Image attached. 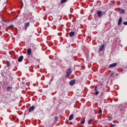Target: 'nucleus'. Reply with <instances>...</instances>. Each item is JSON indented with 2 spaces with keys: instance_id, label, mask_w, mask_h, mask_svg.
Segmentation results:
<instances>
[{
  "instance_id": "f257e3e1",
  "label": "nucleus",
  "mask_w": 127,
  "mask_h": 127,
  "mask_svg": "<svg viewBox=\"0 0 127 127\" xmlns=\"http://www.w3.org/2000/svg\"><path fill=\"white\" fill-rule=\"evenodd\" d=\"M106 15V12H103L101 10L97 11L98 16H103V15Z\"/></svg>"
},
{
  "instance_id": "f03ea898",
  "label": "nucleus",
  "mask_w": 127,
  "mask_h": 127,
  "mask_svg": "<svg viewBox=\"0 0 127 127\" xmlns=\"http://www.w3.org/2000/svg\"><path fill=\"white\" fill-rule=\"evenodd\" d=\"M71 73L72 70H71V68H68L66 71V75H65L66 78H69V76L71 75Z\"/></svg>"
},
{
  "instance_id": "7ed1b4c3",
  "label": "nucleus",
  "mask_w": 127,
  "mask_h": 127,
  "mask_svg": "<svg viewBox=\"0 0 127 127\" xmlns=\"http://www.w3.org/2000/svg\"><path fill=\"white\" fill-rule=\"evenodd\" d=\"M117 65H118V64L114 63V64H111L110 65H109V68H113L114 67H116L117 66Z\"/></svg>"
},
{
  "instance_id": "20e7f679",
  "label": "nucleus",
  "mask_w": 127,
  "mask_h": 127,
  "mask_svg": "<svg viewBox=\"0 0 127 127\" xmlns=\"http://www.w3.org/2000/svg\"><path fill=\"white\" fill-rule=\"evenodd\" d=\"M29 27V22H27L24 24V29L26 30L27 29V27Z\"/></svg>"
},
{
  "instance_id": "39448f33",
  "label": "nucleus",
  "mask_w": 127,
  "mask_h": 127,
  "mask_svg": "<svg viewBox=\"0 0 127 127\" xmlns=\"http://www.w3.org/2000/svg\"><path fill=\"white\" fill-rule=\"evenodd\" d=\"M75 79L70 80L69 82L70 86H73V85H74V84H75Z\"/></svg>"
},
{
  "instance_id": "423d86ee",
  "label": "nucleus",
  "mask_w": 127,
  "mask_h": 127,
  "mask_svg": "<svg viewBox=\"0 0 127 127\" xmlns=\"http://www.w3.org/2000/svg\"><path fill=\"white\" fill-rule=\"evenodd\" d=\"M35 107L34 106H32L31 107L29 108V112H33L34 111Z\"/></svg>"
},
{
  "instance_id": "0eeeda50",
  "label": "nucleus",
  "mask_w": 127,
  "mask_h": 127,
  "mask_svg": "<svg viewBox=\"0 0 127 127\" xmlns=\"http://www.w3.org/2000/svg\"><path fill=\"white\" fill-rule=\"evenodd\" d=\"M122 21H123V19L122 18V17H120V18L118 20V25H121Z\"/></svg>"
},
{
  "instance_id": "6e6552de",
  "label": "nucleus",
  "mask_w": 127,
  "mask_h": 127,
  "mask_svg": "<svg viewBox=\"0 0 127 127\" xmlns=\"http://www.w3.org/2000/svg\"><path fill=\"white\" fill-rule=\"evenodd\" d=\"M105 47V45H102L99 48V51H103L104 50V48Z\"/></svg>"
},
{
  "instance_id": "1a4fd4ad",
  "label": "nucleus",
  "mask_w": 127,
  "mask_h": 127,
  "mask_svg": "<svg viewBox=\"0 0 127 127\" xmlns=\"http://www.w3.org/2000/svg\"><path fill=\"white\" fill-rule=\"evenodd\" d=\"M23 60V56H21L18 59V62H21Z\"/></svg>"
},
{
  "instance_id": "9d476101",
  "label": "nucleus",
  "mask_w": 127,
  "mask_h": 127,
  "mask_svg": "<svg viewBox=\"0 0 127 127\" xmlns=\"http://www.w3.org/2000/svg\"><path fill=\"white\" fill-rule=\"evenodd\" d=\"M27 52L28 55H31V49H30V48L28 49Z\"/></svg>"
},
{
  "instance_id": "9b49d317",
  "label": "nucleus",
  "mask_w": 127,
  "mask_h": 127,
  "mask_svg": "<svg viewBox=\"0 0 127 127\" xmlns=\"http://www.w3.org/2000/svg\"><path fill=\"white\" fill-rule=\"evenodd\" d=\"M75 35V32H70L69 33V37H73Z\"/></svg>"
},
{
  "instance_id": "f8f14e48",
  "label": "nucleus",
  "mask_w": 127,
  "mask_h": 127,
  "mask_svg": "<svg viewBox=\"0 0 127 127\" xmlns=\"http://www.w3.org/2000/svg\"><path fill=\"white\" fill-rule=\"evenodd\" d=\"M94 91L95 92V95L96 96H98V95H99V91H98V90H97V87H96L94 89Z\"/></svg>"
},
{
  "instance_id": "ddd939ff",
  "label": "nucleus",
  "mask_w": 127,
  "mask_h": 127,
  "mask_svg": "<svg viewBox=\"0 0 127 127\" xmlns=\"http://www.w3.org/2000/svg\"><path fill=\"white\" fill-rule=\"evenodd\" d=\"M73 118H74V115L73 114L70 115L69 117L68 120L72 121V120H73Z\"/></svg>"
},
{
  "instance_id": "4468645a",
  "label": "nucleus",
  "mask_w": 127,
  "mask_h": 127,
  "mask_svg": "<svg viewBox=\"0 0 127 127\" xmlns=\"http://www.w3.org/2000/svg\"><path fill=\"white\" fill-rule=\"evenodd\" d=\"M11 90H12V87H11V86H8L7 88V91L8 92H10V91H11Z\"/></svg>"
},
{
  "instance_id": "2eb2a0df",
  "label": "nucleus",
  "mask_w": 127,
  "mask_h": 127,
  "mask_svg": "<svg viewBox=\"0 0 127 127\" xmlns=\"http://www.w3.org/2000/svg\"><path fill=\"white\" fill-rule=\"evenodd\" d=\"M120 13H125V10L124 9H120L119 10Z\"/></svg>"
},
{
  "instance_id": "dca6fc26",
  "label": "nucleus",
  "mask_w": 127,
  "mask_h": 127,
  "mask_svg": "<svg viewBox=\"0 0 127 127\" xmlns=\"http://www.w3.org/2000/svg\"><path fill=\"white\" fill-rule=\"evenodd\" d=\"M92 122H93V119H90L88 121V124L89 125H91V124L92 123Z\"/></svg>"
},
{
  "instance_id": "f3484780",
  "label": "nucleus",
  "mask_w": 127,
  "mask_h": 127,
  "mask_svg": "<svg viewBox=\"0 0 127 127\" xmlns=\"http://www.w3.org/2000/svg\"><path fill=\"white\" fill-rule=\"evenodd\" d=\"M67 1V0H62L61 3L62 4L63 3H64V2H66Z\"/></svg>"
},
{
  "instance_id": "a211bd4d",
  "label": "nucleus",
  "mask_w": 127,
  "mask_h": 127,
  "mask_svg": "<svg viewBox=\"0 0 127 127\" xmlns=\"http://www.w3.org/2000/svg\"><path fill=\"white\" fill-rule=\"evenodd\" d=\"M20 2L21 4V8H22V7H23V2H22V0H21Z\"/></svg>"
},
{
  "instance_id": "6ab92c4d",
  "label": "nucleus",
  "mask_w": 127,
  "mask_h": 127,
  "mask_svg": "<svg viewBox=\"0 0 127 127\" xmlns=\"http://www.w3.org/2000/svg\"><path fill=\"white\" fill-rule=\"evenodd\" d=\"M10 81H11V83H13V77H10Z\"/></svg>"
},
{
  "instance_id": "aec40b11",
  "label": "nucleus",
  "mask_w": 127,
  "mask_h": 127,
  "mask_svg": "<svg viewBox=\"0 0 127 127\" xmlns=\"http://www.w3.org/2000/svg\"><path fill=\"white\" fill-rule=\"evenodd\" d=\"M102 110H98V112H97V113H98V114H102Z\"/></svg>"
},
{
  "instance_id": "412c9836",
  "label": "nucleus",
  "mask_w": 127,
  "mask_h": 127,
  "mask_svg": "<svg viewBox=\"0 0 127 127\" xmlns=\"http://www.w3.org/2000/svg\"><path fill=\"white\" fill-rule=\"evenodd\" d=\"M7 22V20H3V19H1V22Z\"/></svg>"
},
{
  "instance_id": "4be33fe9",
  "label": "nucleus",
  "mask_w": 127,
  "mask_h": 127,
  "mask_svg": "<svg viewBox=\"0 0 127 127\" xmlns=\"http://www.w3.org/2000/svg\"><path fill=\"white\" fill-rule=\"evenodd\" d=\"M80 124H81L82 125H84V124H85V120H83L82 122H81Z\"/></svg>"
},
{
  "instance_id": "5701e85b",
  "label": "nucleus",
  "mask_w": 127,
  "mask_h": 127,
  "mask_svg": "<svg viewBox=\"0 0 127 127\" xmlns=\"http://www.w3.org/2000/svg\"><path fill=\"white\" fill-rule=\"evenodd\" d=\"M110 76L112 78V77H114V72H112L110 74Z\"/></svg>"
},
{
  "instance_id": "b1692460",
  "label": "nucleus",
  "mask_w": 127,
  "mask_h": 127,
  "mask_svg": "<svg viewBox=\"0 0 127 127\" xmlns=\"http://www.w3.org/2000/svg\"><path fill=\"white\" fill-rule=\"evenodd\" d=\"M108 121H112V117H111V116L108 117Z\"/></svg>"
},
{
  "instance_id": "393cba45",
  "label": "nucleus",
  "mask_w": 127,
  "mask_h": 127,
  "mask_svg": "<svg viewBox=\"0 0 127 127\" xmlns=\"http://www.w3.org/2000/svg\"><path fill=\"white\" fill-rule=\"evenodd\" d=\"M123 24H124V25H127V21L124 22Z\"/></svg>"
},
{
  "instance_id": "a878e982",
  "label": "nucleus",
  "mask_w": 127,
  "mask_h": 127,
  "mask_svg": "<svg viewBox=\"0 0 127 127\" xmlns=\"http://www.w3.org/2000/svg\"><path fill=\"white\" fill-rule=\"evenodd\" d=\"M33 48L34 50H35V49H36V47L35 46H33Z\"/></svg>"
},
{
  "instance_id": "bb28decb",
  "label": "nucleus",
  "mask_w": 127,
  "mask_h": 127,
  "mask_svg": "<svg viewBox=\"0 0 127 127\" xmlns=\"http://www.w3.org/2000/svg\"><path fill=\"white\" fill-rule=\"evenodd\" d=\"M9 65H10L9 62H8L7 64V67L9 66Z\"/></svg>"
},
{
  "instance_id": "cd10ccee",
  "label": "nucleus",
  "mask_w": 127,
  "mask_h": 127,
  "mask_svg": "<svg viewBox=\"0 0 127 127\" xmlns=\"http://www.w3.org/2000/svg\"><path fill=\"white\" fill-rule=\"evenodd\" d=\"M9 27H11V28L13 27V25H10Z\"/></svg>"
},
{
  "instance_id": "c85d7f7f",
  "label": "nucleus",
  "mask_w": 127,
  "mask_h": 127,
  "mask_svg": "<svg viewBox=\"0 0 127 127\" xmlns=\"http://www.w3.org/2000/svg\"><path fill=\"white\" fill-rule=\"evenodd\" d=\"M55 121H57V120H58V117H55Z\"/></svg>"
},
{
  "instance_id": "c756f323",
  "label": "nucleus",
  "mask_w": 127,
  "mask_h": 127,
  "mask_svg": "<svg viewBox=\"0 0 127 127\" xmlns=\"http://www.w3.org/2000/svg\"><path fill=\"white\" fill-rule=\"evenodd\" d=\"M115 126H116V124H113V125H112V127H115Z\"/></svg>"
},
{
  "instance_id": "7c9ffc66",
  "label": "nucleus",
  "mask_w": 127,
  "mask_h": 127,
  "mask_svg": "<svg viewBox=\"0 0 127 127\" xmlns=\"http://www.w3.org/2000/svg\"><path fill=\"white\" fill-rule=\"evenodd\" d=\"M68 45V46L70 47V44H69V45Z\"/></svg>"
}]
</instances>
